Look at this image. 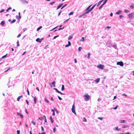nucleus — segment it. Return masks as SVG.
Segmentation results:
<instances>
[{
	"label": "nucleus",
	"mask_w": 134,
	"mask_h": 134,
	"mask_svg": "<svg viewBox=\"0 0 134 134\" xmlns=\"http://www.w3.org/2000/svg\"><path fill=\"white\" fill-rule=\"evenodd\" d=\"M84 96L85 97V100L87 101L89 100L90 98V96L87 94L84 95Z\"/></svg>",
	"instance_id": "1"
},
{
	"label": "nucleus",
	"mask_w": 134,
	"mask_h": 134,
	"mask_svg": "<svg viewBox=\"0 0 134 134\" xmlns=\"http://www.w3.org/2000/svg\"><path fill=\"white\" fill-rule=\"evenodd\" d=\"M104 67V65L101 64L98 65L97 66V68L100 69L101 70L103 69Z\"/></svg>",
	"instance_id": "2"
},
{
	"label": "nucleus",
	"mask_w": 134,
	"mask_h": 134,
	"mask_svg": "<svg viewBox=\"0 0 134 134\" xmlns=\"http://www.w3.org/2000/svg\"><path fill=\"white\" fill-rule=\"evenodd\" d=\"M75 107L74 104H73L72 106V112L75 115H76V113L75 111Z\"/></svg>",
	"instance_id": "3"
},
{
	"label": "nucleus",
	"mask_w": 134,
	"mask_h": 134,
	"mask_svg": "<svg viewBox=\"0 0 134 134\" xmlns=\"http://www.w3.org/2000/svg\"><path fill=\"white\" fill-rule=\"evenodd\" d=\"M55 82L54 81L53 82L50 83L49 85L51 87H52L53 86L55 87Z\"/></svg>",
	"instance_id": "4"
},
{
	"label": "nucleus",
	"mask_w": 134,
	"mask_h": 134,
	"mask_svg": "<svg viewBox=\"0 0 134 134\" xmlns=\"http://www.w3.org/2000/svg\"><path fill=\"white\" fill-rule=\"evenodd\" d=\"M117 64L120 65L121 66H122L124 65V64L123 62L122 61L120 62H118L117 63Z\"/></svg>",
	"instance_id": "5"
},
{
	"label": "nucleus",
	"mask_w": 134,
	"mask_h": 134,
	"mask_svg": "<svg viewBox=\"0 0 134 134\" xmlns=\"http://www.w3.org/2000/svg\"><path fill=\"white\" fill-rule=\"evenodd\" d=\"M108 0H105V1L103 2V4H102L99 7V9H100L101 8H102V6L104 5L106 3H107V1Z\"/></svg>",
	"instance_id": "6"
},
{
	"label": "nucleus",
	"mask_w": 134,
	"mask_h": 134,
	"mask_svg": "<svg viewBox=\"0 0 134 134\" xmlns=\"http://www.w3.org/2000/svg\"><path fill=\"white\" fill-rule=\"evenodd\" d=\"M133 13H132L129 14L128 15V16H129V18H132L133 16Z\"/></svg>",
	"instance_id": "7"
},
{
	"label": "nucleus",
	"mask_w": 134,
	"mask_h": 134,
	"mask_svg": "<svg viewBox=\"0 0 134 134\" xmlns=\"http://www.w3.org/2000/svg\"><path fill=\"white\" fill-rule=\"evenodd\" d=\"M17 115L19 116L22 118H23L24 117L23 115L20 113H17Z\"/></svg>",
	"instance_id": "8"
},
{
	"label": "nucleus",
	"mask_w": 134,
	"mask_h": 134,
	"mask_svg": "<svg viewBox=\"0 0 134 134\" xmlns=\"http://www.w3.org/2000/svg\"><path fill=\"white\" fill-rule=\"evenodd\" d=\"M20 1L23 3H28V2L26 0H20Z\"/></svg>",
	"instance_id": "9"
},
{
	"label": "nucleus",
	"mask_w": 134,
	"mask_h": 134,
	"mask_svg": "<svg viewBox=\"0 0 134 134\" xmlns=\"http://www.w3.org/2000/svg\"><path fill=\"white\" fill-rule=\"evenodd\" d=\"M21 18V16L20 15V12H19V16H17V19H19V21L18 22V23H19L20 21V19Z\"/></svg>",
	"instance_id": "10"
},
{
	"label": "nucleus",
	"mask_w": 134,
	"mask_h": 134,
	"mask_svg": "<svg viewBox=\"0 0 134 134\" xmlns=\"http://www.w3.org/2000/svg\"><path fill=\"white\" fill-rule=\"evenodd\" d=\"M100 78H98L97 79L95 80L94 81L96 83H98L100 81Z\"/></svg>",
	"instance_id": "11"
},
{
	"label": "nucleus",
	"mask_w": 134,
	"mask_h": 134,
	"mask_svg": "<svg viewBox=\"0 0 134 134\" xmlns=\"http://www.w3.org/2000/svg\"><path fill=\"white\" fill-rule=\"evenodd\" d=\"M36 41L37 42H38L39 43H40L41 42L42 40L41 39H40L39 38H38L36 39Z\"/></svg>",
	"instance_id": "12"
},
{
	"label": "nucleus",
	"mask_w": 134,
	"mask_h": 134,
	"mask_svg": "<svg viewBox=\"0 0 134 134\" xmlns=\"http://www.w3.org/2000/svg\"><path fill=\"white\" fill-rule=\"evenodd\" d=\"M63 3H62L59 5L58 7H57V9L58 10L59 8H60L63 5Z\"/></svg>",
	"instance_id": "13"
},
{
	"label": "nucleus",
	"mask_w": 134,
	"mask_h": 134,
	"mask_svg": "<svg viewBox=\"0 0 134 134\" xmlns=\"http://www.w3.org/2000/svg\"><path fill=\"white\" fill-rule=\"evenodd\" d=\"M122 12L121 10H119L118 12H116V14L118 15H119L121 14Z\"/></svg>",
	"instance_id": "14"
},
{
	"label": "nucleus",
	"mask_w": 134,
	"mask_h": 134,
	"mask_svg": "<svg viewBox=\"0 0 134 134\" xmlns=\"http://www.w3.org/2000/svg\"><path fill=\"white\" fill-rule=\"evenodd\" d=\"M49 118H50V119L51 120V122L52 123H53L54 121L53 120L51 116Z\"/></svg>",
	"instance_id": "15"
},
{
	"label": "nucleus",
	"mask_w": 134,
	"mask_h": 134,
	"mask_svg": "<svg viewBox=\"0 0 134 134\" xmlns=\"http://www.w3.org/2000/svg\"><path fill=\"white\" fill-rule=\"evenodd\" d=\"M104 0H102L100 1H99L98 3V4H97V6L98 7L100 4V3L104 1Z\"/></svg>",
	"instance_id": "16"
},
{
	"label": "nucleus",
	"mask_w": 134,
	"mask_h": 134,
	"mask_svg": "<svg viewBox=\"0 0 134 134\" xmlns=\"http://www.w3.org/2000/svg\"><path fill=\"white\" fill-rule=\"evenodd\" d=\"M23 97V96L22 95H21L20 96H19L17 98V101H19L20 100V98H22Z\"/></svg>",
	"instance_id": "17"
},
{
	"label": "nucleus",
	"mask_w": 134,
	"mask_h": 134,
	"mask_svg": "<svg viewBox=\"0 0 134 134\" xmlns=\"http://www.w3.org/2000/svg\"><path fill=\"white\" fill-rule=\"evenodd\" d=\"M44 100L46 102H47V103H49V101L47 99V97H45L44 98Z\"/></svg>",
	"instance_id": "18"
},
{
	"label": "nucleus",
	"mask_w": 134,
	"mask_h": 134,
	"mask_svg": "<svg viewBox=\"0 0 134 134\" xmlns=\"http://www.w3.org/2000/svg\"><path fill=\"white\" fill-rule=\"evenodd\" d=\"M120 123H126V121L125 120H120Z\"/></svg>",
	"instance_id": "19"
},
{
	"label": "nucleus",
	"mask_w": 134,
	"mask_h": 134,
	"mask_svg": "<svg viewBox=\"0 0 134 134\" xmlns=\"http://www.w3.org/2000/svg\"><path fill=\"white\" fill-rule=\"evenodd\" d=\"M120 129H118V126L116 127H115V129H114V130H117L118 131H119L120 130Z\"/></svg>",
	"instance_id": "20"
},
{
	"label": "nucleus",
	"mask_w": 134,
	"mask_h": 134,
	"mask_svg": "<svg viewBox=\"0 0 134 134\" xmlns=\"http://www.w3.org/2000/svg\"><path fill=\"white\" fill-rule=\"evenodd\" d=\"M5 21H2L1 23V25L2 26H3L5 24Z\"/></svg>",
	"instance_id": "21"
},
{
	"label": "nucleus",
	"mask_w": 134,
	"mask_h": 134,
	"mask_svg": "<svg viewBox=\"0 0 134 134\" xmlns=\"http://www.w3.org/2000/svg\"><path fill=\"white\" fill-rule=\"evenodd\" d=\"M95 5H94L89 10H90V12L93 9V8L95 7Z\"/></svg>",
	"instance_id": "22"
},
{
	"label": "nucleus",
	"mask_w": 134,
	"mask_h": 134,
	"mask_svg": "<svg viewBox=\"0 0 134 134\" xmlns=\"http://www.w3.org/2000/svg\"><path fill=\"white\" fill-rule=\"evenodd\" d=\"M73 37L72 36H69L68 38V40H70Z\"/></svg>",
	"instance_id": "23"
},
{
	"label": "nucleus",
	"mask_w": 134,
	"mask_h": 134,
	"mask_svg": "<svg viewBox=\"0 0 134 134\" xmlns=\"http://www.w3.org/2000/svg\"><path fill=\"white\" fill-rule=\"evenodd\" d=\"M64 90V85H62V91H63Z\"/></svg>",
	"instance_id": "24"
},
{
	"label": "nucleus",
	"mask_w": 134,
	"mask_h": 134,
	"mask_svg": "<svg viewBox=\"0 0 134 134\" xmlns=\"http://www.w3.org/2000/svg\"><path fill=\"white\" fill-rule=\"evenodd\" d=\"M34 103L35 104L36 102V98L35 97L34 98Z\"/></svg>",
	"instance_id": "25"
},
{
	"label": "nucleus",
	"mask_w": 134,
	"mask_h": 134,
	"mask_svg": "<svg viewBox=\"0 0 134 134\" xmlns=\"http://www.w3.org/2000/svg\"><path fill=\"white\" fill-rule=\"evenodd\" d=\"M129 126L128 125H124L122 127L123 128H126L128 127Z\"/></svg>",
	"instance_id": "26"
},
{
	"label": "nucleus",
	"mask_w": 134,
	"mask_h": 134,
	"mask_svg": "<svg viewBox=\"0 0 134 134\" xmlns=\"http://www.w3.org/2000/svg\"><path fill=\"white\" fill-rule=\"evenodd\" d=\"M54 90H55V91L57 92V93H59V92H60V91H58V90L56 88H54L53 89Z\"/></svg>",
	"instance_id": "27"
},
{
	"label": "nucleus",
	"mask_w": 134,
	"mask_h": 134,
	"mask_svg": "<svg viewBox=\"0 0 134 134\" xmlns=\"http://www.w3.org/2000/svg\"><path fill=\"white\" fill-rule=\"evenodd\" d=\"M7 54H6L5 55L3 56L1 58L2 59H3L5 58L6 57V56L7 55Z\"/></svg>",
	"instance_id": "28"
},
{
	"label": "nucleus",
	"mask_w": 134,
	"mask_h": 134,
	"mask_svg": "<svg viewBox=\"0 0 134 134\" xmlns=\"http://www.w3.org/2000/svg\"><path fill=\"white\" fill-rule=\"evenodd\" d=\"M91 5L88 6V7L87 8V9H86V11H88V10H89L90 9V8L91 7Z\"/></svg>",
	"instance_id": "29"
},
{
	"label": "nucleus",
	"mask_w": 134,
	"mask_h": 134,
	"mask_svg": "<svg viewBox=\"0 0 134 134\" xmlns=\"http://www.w3.org/2000/svg\"><path fill=\"white\" fill-rule=\"evenodd\" d=\"M42 27V26H40L37 29V31H38Z\"/></svg>",
	"instance_id": "30"
},
{
	"label": "nucleus",
	"mask_w": 134,
	"mask_h": 134,
	"mask_svg": "<svg viewBox=\"0 0 134 134\" xmlns=\"http://www.w3.org/2000/svg\"><path fill=\"white\" fill-rule=\"evenodd\" d=\"M67 5V4H65L64 5H63L61 8V9H63L64 7L66 6Z\"/></svg>",
	"instance_id": "31"
},
{
	"label": "nucleus",
	"mask_w": 134,
	"mask_h": 134,
	"mask_svg": "<svg viewBox=\"0 0 134 134\" xmlns=\"http://www.w3.org/2000/svg\"><path fill=\"white\" fill-rule=\"evenodd\" d=\"M16 19H14L12 21H11V23H13L16 21Z\"/></svg>",
	"instance_id": "32"
},
{
	"label": "nucleus",
	"mask_w": 134,
	"mask_h": 134,
	"mask_svg": "<svg viewBox=\"0 0 134 134\" xmlns=\"http://www.w3.org/2000/svg\"><path fill=\"white\" fill-rule=\"evenodd\" d=\"M129 12H130L128 10H126V9H125L124 11V12L126 13H128Z\"/></svg>",
	"instance_id": "33"
},
{
	"label": "nucleus",
	"mask_w": 134,
	"mask_h": 134,
	"mask_svg": "<svg viewBox=\"0 0 134 134\" xmlns=\"http://www.w3.org/2000/svg\"><path fill=\"white\" fill-rule=\"evenodd\" d=\"M130 7L132 9H133L134 7V5L132 4L130 6Z\"/></svg>",
	"instance_id": "34"
},
{
	"label": "nucleus",
	"mask_w": 134,
	"mask_h": 134,
	"mask_svg": "<svg viewBox=\"0 0 134 134\" xmlns=\"http://www.w3.org/2000/svg\"><path fill=\"white\" fill-rule=\"evenodd\" d=\"M84 41V37H82L80 40V41Z\"/></svg>",
	"instance_id": "35"
},
{
	"label": "nucleus",
	"mask_w": 134,
	"mask_h": 134,
	"mask_svg": "<svg viewBox=\"0 0 134 134\" xmlns=\"http://www.w3.org/2000/svg\"><path fill=\"white\" fill-rule=\"evenodd\" d=\"M74 13V12H71L69 14V15H72Z\"/></svg>",
	"instance_id": "36"
},
{
	"label": "nucleus",
	"mask_w": 134,
	"mask_h": 134,
	"mask_svg": "<svg viewBox=\"0 0 134 134\" xmlns=\"http://www.w3.org/2000/svg\"><path fill=\"white\" fill-rule=\"evenodd\" d=\"M82 48L81 47H79L78 48V50L79 51H81Z\"/></svg>",
	"instance_id": "37"
},
{
	"label": "nucleus",
	"mask_w": 134,
	"mask_h": 134,
	"mask_svg": "<svg viewBox=\"0 0 134 134\" xmlns=\"http://www.w3.org/2000/svg\"><path fill=\"white\" fill-rule=\"evenodd\" d=\"M87 11L85 12V14H88V13L90 12V10H88V11Z\"/></svg>",
	"instance_id": "38"
},
{
	"label": "nucleus",
	"mask_w": 134,
	"mask_h": 134,
	"mask_svg": "<svg viewBox=\"0 0 134 134\" xmlns=\"http://www.w3.org/2000/svg\"><path fill=\"white\" fill-rule=\"evenodd\" d=\"M83 121L86 122L87 121V120H86V119L85 118H83Z\"/></svg>",
	"instance_id": "39"
},
{
	"label": "nucleus",
	"mask_w": 134,
	"mask_h": 134,
	"mask_svg": "<svg viewBox=\"0 0 134 134\" xmlns=\"http://www.w3.org/2000/svg\"><path fill=\"white\" fill-rule=\"evenodd\" d=\"M113 47L115 48V49H116V45L115 44H114V45H113Z\"/></svg>",
	"instance_id": "40"
},
{
	"label": "nucleus",
	"mask_w": 134,
	"mask_h": 134,
	"mask_svg": "<svg viewBox=\"0 0 134 134\" xmlns=\"http://www.w3.org/2000/svg\"><path fill=\"white\" fill-rule=\"evenodd\" d=\"M98 119L100 120H103V118L102 117H98Z\"/></svg>",
	"instance_id": "41"
},
{
	"label": "nucleus",
	"mask_w": 134,
	"mask_h": 134,
	"mask_svg": "<svg viewBox=\"0 0 134 134\" xmlns=\"http://www.w3.org/2000/svg\"><path fill=\"white\" fill-rule=\"evenodd\" d=\"M70 46V45L69 44H66L65 45V47H68Z\"/></svg>",
	"instance_id": "42"
},
{
	"label": "nucleus",
	"mask_w": 134,
	"mask_h": 134,
	"mask_svg": "<svg viewBox=\"0 0 134 134\" xmlns=\"http://www.w3.org/2000/svg\"><path fill=\"white\" fill-rule=\"evenodd\" d=\"M54 109L55 110V111L58 114L59 113L58 111L55 108Z\"/></svg>",
	"instance_id": "43"
},
{
	"label": "nucleus",
	"mask_w": 134,
	"mask_h": 134,
	"mask_svg": "<svg viewBox=\"0 0 134 134\" xmlns=\"http://www.w3.org/2000/svg\"><path fill=\"white\" fill-rule=\"evenodd\" d=\"M91 55V54L90 53H88V59L89 58H90V55Z\"/></svg>",
	"instance_id": "44"
},
{
	"label": "nucleus",
	"mask_w": 134,
	"mask_h": 134,
	"mask_svg": "<svg viewBox=\"0 0 134 134\" xmlns=\"http://www.w3.org/2000/svg\"><path fill=\"white\" fill-rule=\"evenodd\" d=\"M59 36L58 35L55 36H54L53 37V39H55L57 37H58Z\"/></svg>",
	"instance_id": "45"
},
{
	"label": "nucleus",
	"mask_w": 134,
	"mask_h": 134,
	"mask_svg": "<svg viewBox=\"0 0 134 134\" xmlns=\"http://www.w3.org/2000/svg\"><path fill=\"white\" fill-rule=\"evenodd\" d=\"M64 28V27H63V28H60L58 30H61L63 29Z\"/></svg>",
	"instance_id": "46"
},
{
	"label": "nucleus",
	"mask_w": 134,
	"mask_h": 134,
	"mask_svg": "<svg viewBox=\"0 0 134 134\" xmlns=\"http://www.w3.org/2000/svg\"><path fill=\"white\" fill-rule=\"evenodd\" d=\"M54 3H55V2H51V3H50V4L51 5H52Z\"/></svg>",
	"instance_id": "47"
},
{
	"label": "nucleus",
	"mask_w": 134,
	"mask_h": 134,
	"mask_svg": "<svg viewBox=\"0 0 134 134\" xmlns=\"http://www.w3.org/2000/svg\"><path fill=\"white\" fill-rule=\"evenodd\" d=\"M53 132L54 133L55 132V131H56V129L55 127H54L53 129Z\"/></svg>",
	"instance_id": "48"
},
{
	"label": "nucleus",
	"mask_w": 134,
	"mask_h": 134,
	"mask_svg": "<svg viewBox=\"0 0 134 134\" xmlns=\"http://www.w3.org/2000/svg\"><path fill=\"white\" fill-rule=\"evenodd\" d=\"M111 28V27L110 26H107L106 27V28H107L108 29H110Z\"/></svg>",
	"instance_id": "49"
},
{
	"label": "nucleus",
	"mask_w": 134,
	"mask_h": 134,
	"mask_svg": "<svg viewBox=\"0 0 134 134\" xmlns=\"http://www.w3.org/2000/svg\"><path fill=\"white\" fill-rule=\"evenodd\" d=\"M31 122L34 125H35L36 123L35 122H34V121H32Z\"/></svg>",
	"instance_id": "50"
},
{
	"label": "nucleus",
	"mask_w": 134,
	"mask_h": 134,
	"mask_svg": "<svg viewBox=\"0 0 134 134\" xmlns=\"http://www.w3.org/2000/svg\"><path fill=\"white\" fill-rule=\"evenodd\" d=\"M118 107V106L117 105L114 108H113L114 109H116Z\"/></svg>",
	"instance_id": "51"
},
{
	"label": "nucleus",
	"mask_w": 134,
	"mask_h": 134,
	"mask_svg": "<svg viewBox=\"0 0 134 134\" xmlns=\"http://www.w3.org/2000/svg\"><path fill=\"white\" fill-rule=\"evenodd\" d=\"M4 10H5L4 9H2L0 11V12L1 13H2L4 11Z\"/></svg>",
	"instance_id": "52"
},
{
	"label": "nucleus",
	"mask_w": 134,
	"mask_h": 134,
	"mask_svg": "<svg viewBox=\"0 0 134 134\" xmlns=\"http://www.w3.org/2000/svg\"><path fill=\"white\" fill-rule=\"evenodd\" d=\"M122 96H126V97L127 96V95L126 94H125V93H123V94H122Z\"/></svg>",
	"instance_id": "53"
},
{
	"label": "nucleus",
	"mask_w": 134,
	"mask_h": 134,
	"mask_svg": "<svg viewBox=\"0 0 134 134\" xmlns=\"http://www.w3.org/2000/svg\"><path fill=\"white\" fill-rule=\"evenodd\" d=\"M58 97L59 98V99L60 100H62V99L59 96H58Z\"/></svg>",
	"instance_id": "54"
},
{
	"label": "nucleus",
	"mask_w": 134,
	"mask_h": 134,
	"mask_svg": "<svg viewBox=\"0 0 134 134\" xmlns=\"http://www.w3.org/2000/svg\"><path fill=\"white\" fill-rule=\"evenodd\" d=\"M27 94L29 95H30V93L28 89L27 90Z\"/></svg>",
	"instance_id": "55"
},
{
	"label": "nucleus",
	"mask_w": 134,
	"mask_h": 134,
	"mask_svg": "<svg viewBox=\"0 0 134 134\" xmlns=\"http://www.w3.org/2000/svg\"><path fill=\"white\" fill-rule=\"evenodd\" d=\"M41 129L42 130V131H44V129L43 127H42V126L41 127Z\"/></svg>",
	"instance_id": "56"
},
{
	"label": "nucleus",
	"mask_w": 134,
	"mask_h": 134,
	"mask_svg": "<svg viewBox=\"0 0 134 134\" xmlns=\"http://www.w3.org/2000/svg\"><path fill=\"white\" fill-rule=\"evenodd\" d=\"M69 18L68 19L66 20L65 21H64V23H65V22H67L69 20Z\"/></svg>",
	"instance_id": "57"
},
{
	"label": "nucleus",
	"mask_w": 134,
	"mask_h": 134,
	"mask_svg": "<svg viewBox=\"0 0 134 134\" xmlns=\"http://www.w3.org/2000/svg\"><path fill=\"white\" fill-rule=\"evenodd\" d=\"M62 12V10H61L60 11V12L58 14V16H59L60 15V13Z\"/></svg>",
	"instance_id": "58"
},
{
	"label": "nucleus",
	"mask_w": 134,
	"mask_h": 134,
	"mask_svg": "<svg viewBox=\"0 0 134 134\" xmlns=\"http://www.w3.org/2000/svg\"><path fill=\"white\" fill-rule=\"evenodd\" d=\"M123 16L122 15H120V19H121V18H122V17H123Z\"/></svg>",
	"instance_id": "59"
},
{
	"label": "nucleus",
	"mask_w": 134,
	"mask_h": 134,
	"mask_svg": "<svg viewBox=\"0 0 134 134\" xmlns=\"http://www.w3.org/2000/svg\"><path fill=\"white\" fill-rule=\"evenodd\" d=\"M26 102L27 103V104L28 105H29V101L27 100H26Z\"/></svg>",
	"instance_id": "60"
},
{
	"label": "nucleus",
	"mask_w": 134,
	"mask_h": 134,
	"mask_svg": "<svg viewBox=\"0 0 134 134\" xmlns=\"http://www.w3.org/2000/svg\"><path fill=\"white\" fill-rule=\"evenodd\" d=\"M20 131L19 130H17V134H19Z\"/></svg>",
	"instance_id": "61"
},
{
	"label": "nucleus",
	"mask_w": 134,
	"mask_h": 134,
	"mask_svg": "<svg viewBox=\"0 0 134 134\" xmlns=\"http://www.w3.org/2000/svg\"><path fill=\"white\" fill-rule=\"evenodd\" d=\"M24 31H25L27 30V29L26 28H24L23 29Z\"/></svg>",
	"instance_id": "62"
},
{
	"label": "nucleus",
	"mask_w": 134,
	"mask_h": 134,
	"mask_svg": "<svg viewBox=\"0 0 134 134\" xmlns=\"http://www.w3.org/2000/svg\"><path fill=\"white\" fill-rule=\"evenodd\" d=\"M74 62L75 63H76L77 62V61L76 59H75L74 60Z\"/></svg>",
	"instance_id": "63"
},
{
	"label": "nucleus",
	"mask_w": 134,
	"mask_h": 134,
	"mask_svg": "<svg viewBox=\"0 0 134 134\" xmlns=\"http://www.w3.org/2000/svg\"><path fill=\"white\" fill-rule=\"evenodd\" d=\"M38 134H46V132H43L42 133H39Z\"/></svg>",
	"instance_id": "64"
}]
</instances>
